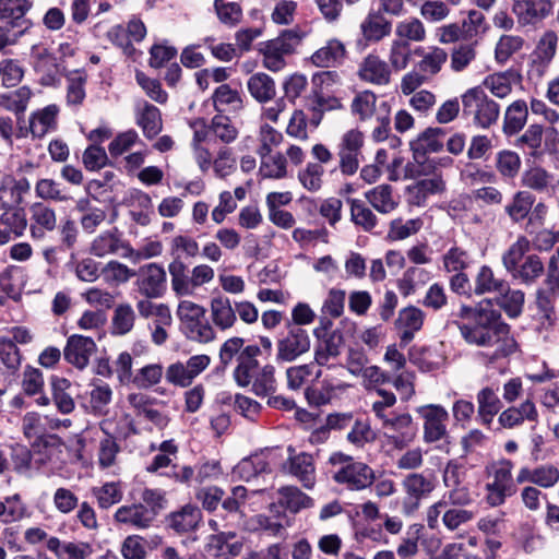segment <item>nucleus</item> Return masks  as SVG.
<instances>
[{"label":"nucleus","instance_id":"nucleus-1","mask_svg":"<svg viewBox=\"0 0 559 559\" xmlns=\"http://www.w3.org/2000/svg\"><path fill=\"white\" fill-rule=\"evenodd\" d=\"M457 318L462 320L456 325L463 340L483 348L478 358L485 367H497L518 352L510 325L490 299H483L476 306L462 305Z\"/></svg>","mask_w":559,"mask_h":559},{"label":"nucleus","instance_id":"nucleus-2","mask_svg":"<svg viewBox=\"0 0 559 559\" xmlns=\"http://www.w3.org/2000/svg\"><path fill=\"white\" fill-rule=\"evenodd\" d=\"M257 154L260 158L258 174L262 179L283 180L294 168L306 162V151L296 143H289L284 151L277 148L284 143V133L269 123H260L258 129Z\"/></svg>","mask_w":559,"mask_h":559},{"label":"nucleus","instance_id":"nucleus-3","mask_svg":"<svg viewBox=\"0 0 559 559\" xmlns=\"http://www.w3.org/2000/svg\"><path fill=\"white\" fill-rule=\"evenodd\" d=\"M413 52L419 60L415 69L405 73L400 82V92L405 96L438 76L449 59L448 51L440 46H417Z\"/></svg>","mask_w":559,"mask_h":559},{"label":"nucleus","instance_id":"nucleus-4","mask_svg":"<svg viewBox=\"0 0 559 559\" xmlns=\"http://www.w3.org/2000/svg\"><path fill=\"white\" fill-rule=\"evenodd\" d=\"M531 241L526 236H519L502 255V264L511 277L524 285L535 284L544 274L542 258L535 253L527 254Z\"/></svg>","mask_w":559,"mask_h":559},{"label":"nucleus","instance_id":"nucleus-5","mask_svg":"<svg viewBox=\"0 0 559 559\" xmlns=\"http://www.w3.org/2000/svg\"><path fill=\"white\" fill-rule=\"evenodd\" d=\"M514 467V462L507 457L492 461L485 466V501L489 507H501L516 493Z\"/></svg>","mask_w":559,"mask_h":559},{"label":"nucleus","instance_id":"nucleus-6","mask_svg":"<svg viewBox=\"0 0 559 559\" xmlns=\"http://www.w3.org/2000/svg\"><path fill=\"white\" fill-rule=\"evenodd\" d=\"M309 32L300 26L283 29L275 38L261 44L262 66L280 72L287 66V57L297 52Z\"/></svg>","mask_w":559,"mask_h":559},{"label":"nucleus","instance_id":"nucleus-7","mask_svg":"<svg viewBox=\"0 0 559 559\" xmlns=\"http://www.w3.org/2000/svg\"><path fill=\"white\" fill-rule=\"evenodd\" d=\"M461 102L463 117L478 129L487 130L500 118V105L480 86L467 88L461 95Z\"/></svg>","mask_w":559,"mask_h":559},{"label":"nucleus","instance_id":"nucleus-8","mask_svg":"<svg viewBox=\"0 0 559 559\" xmlns=\"http://www.w3.org/2000/svg\"><path fill=\"white\" fill-rule=\"evenodd\" d=\"M329 464L335 468L333 480L348 490H365L374 483V471L371 466L343 452L333 453L329 457Z\"/></svg>","mask_w":559,"mask_h":559},{"label":"nucleus","instance_id":"nucleus-9","mask_svg":"<svg viewBox=\"0 0 559 559\" xmlns=\"http://www.w3.org/2000/svg\"><path fill=\"white\" fill-rule=\"evenodd\" d=\"M311 91L310 114L321 123L326 111H336L344 108L341 97L334 94L333 87L341 84V76L336 71H321L313 74Z\"/></svg>","mask_w":559,"mask_h":559},{"label":"nucleus","instance_id":"nucleus-10","mask_svg":"<svg viewBox=\"0 0 559 559\" xmlns=\"http://www.w3.org/2000/svg\"><path fill=\"white\" fill-rule=\"evenodd\" d=\"M239 130L229 116L216 114L209 124H203L193 132L191 147H222L234 143Z\"/></svg>","mask_w":559,"mask_h":559},{"label":"nucleus","instance_id":"nucleus-11","mask_svg":"<svg viewBox=\"0 0 559 559\" xmlns=\"http://www.w3.org/2000/svg\"><path fill=\"white\" fill-rule=\"evenodd\" d=\"M194 162L202 174L210 171L218 179H227L237 170V158L231 147H191Z\"/></svg>","mask_w":559,"mask_h":559},{"label":"nucleus","instance_id":"nucleus-12","mask_svg":"<svg viewBox=\"0 0 559 559\" xmlns=\"http://www.w3.org/2000/svg\"><path fill=\"white\" fill-rule=\"evenodd\" d=\"M365 133L358 128H350L343 132L336 144L337 166L345 177L357 174L364 159Z\"/></svg>","mask_w":559,"mask_h":559},{"label":"nucleus","instance_id":"nucleus-13","mask_svg":"<svg viewBox=\"0 0 559 559\" xmlns=\"http://www.w3.org/2000/svg\"><path fill=\"white\" fill-rule=\"evenodd\" d=\"M211 364L212 358L207 354L192 355L187 360L169 364L165 370V379L175 388L187 389L209 369Z\"/></svg>","mask_w":559,"mask_h":559},{"label":"nucleus","instance_id":"nucleus-14","mask_svg":"<svg viewBox=\"0 0 559 559\" xmlns=\"http://www.w3.org/2000/svg\"><path fill=\"white\" fill-rule=\"evenodd\" d=\"M437 477L430 473H411L402 481L405 498L402 503V511L411 515L419 509L423 499L429 497L437 488Z\"/></svg>","mask_w":559,"mask_h":559},{"label":"nucleus","instance_id":"nucleus-15","mask_svg":"<svg viewBox=\"0 0 559 559\" xmlns=\"http://www.w3.org/2000/svg\"><path fill=\"white\" fill-rule=\"evenodd\" d=\"M286 333L276 341L277 362H293L307 354L311 348V340L304 328L286 323Z\"/></svg>","mask_w":559,"mask_h":559},{"label":"nucleus","instance_id":"nucleus-16","mask_svg":"<svg viewBox=\"0 0 559 559\" xmlns=\"http://www.w3.org/2000/svg\"><path fill=\"white\" fill-rule=\"evenodd\" d=\"M380 423L389 443L395 449H405L416 438L417 428L412 415L407 412L391 414Z\"/></svg>","mask_w":559,"mask_h":559},{"label":"nucleus","instance_id":"nucleus-17","mask_svg":"<svg viewBox=\"0 0 559 559\" xmlns=\"http://www.w3.org/2000/svg\"><path fill=\"white\" fill-rule=\"evenodd\" d=\"M423 419V439L426 443H436L448 437V411L439 404H428L417 408Z\"/></svg>","mask_w":559,"mask_h":559},{"label":"nucleus","instance_id":"nucleus-18","mask_svg":"<svg viewBox=\"0 0 559 559\" xmlns=\"http://www.w3.org/2000/svg\"><path fill=\"white\" fill-rule=\"evenodd\" d=\"M288 457L282 466L284 473L295 477L306 489H312L317 483L316 461L311 453L296 452L295 448H287Z\"/></svg>","mask_w":559,"mask_h":559},{"label":"nucleus","instance_id":"nucleus-19","mask_svg":"<svg viewBox=\"0 0 559 559\" xmlns=\"http://www.w3.org/2000/svg\"><path fill=\"white\" fill-rule=\"evenodd\" d=\"M559 299V274L547 272L535 293L537 312L544 323L554 325L557 321L556 301Z\"/></svg>","mask_w":559,"mask_h":559},{"label":"nucleus","instance_id":"nucleus-20","mask_svg":"<svg viewBox=\"0 0 559 559\" xmlns=\"http://www.w3.org/2000/svg\"><path fill=\"white\" fill-rule=\"evenodd\" d=\"M32 64L38 82L45 87H56L60 83V64L56 56L44 46L32 47Z\"/></svg>","mask_w":559,"mask_h":559},{"label":"nucleus","instance_id":"nucleus-21","mask_svg":"<svg viewBox=\"0 0 559 559\" xmlns=\"http://www.w3.org/2000/svg\"><path fill=\"white\" fill-rule=\"evenodd\" d=\"M64 442L58 435H44L31 443L36 468L57 465L62 461Z\"/></svg>","mask_w":559,"mask_h":559},{"label":"nucleus","instance_id":"nucleus-22","mask_svg":"<svg viewBox=\"0 0 559 559\" xmlns=\"http://www.w3.org/2000/svg\"><path fill=\"white\" fill-rule=\"evenodd\" d=\"M357 76L366 84L385 86L392 81V71L388 61L376 51H372L359 62Z\"/></svg>","mask_w":559,"mask_h":559},{"label":"nucleus","instance_id":"nucleus-23","mask_svg":"<svg viewBox=\"0 0 559 559\" xmlns=\"http://www.w3.org/2000/svg\"><path fill=\"white\" fill-rule=\"evenodd\" d=\"M90 253L97 258L108 254H120L123 258L132 257L134 250L130 243L122 238L117 228L103 231L96 236L90 245Z\"/></svg>","mask_w":559,"mask_h":559},{"label":"nucleus","instance_id":"nucleus-24","mask_svg":"<svg viewBox=\"0 0 559 559\" xmlns=\"http://www.w3.org/2000/svg\"><path fill=\"white\" fill-rule=\"evenodd\" d=\"M127 402L136 417H143L160 429L168 426L170 417L155 407V397L140 391L131 392L127 395Z\"/></svg>","mask_w":559,"mask_h":559},{"label":"nucleus","instance_id":"nucleus-25","mask_svg":"<svg viewBox=\"0 0 559 559\" xmlns=\"http://www.w3.org/2000/svg\"><path fill=\"white\" fill-rule=\"evenodd\" d=\"M96 350L97 346L92 337L73 334L67 338L63 357L74 368L84 370Z\"/></svg>","mask_w":559,"mask_h":559},{"label":"nucleus","instance_id":"nucleus-26","mask_svg":"<svg viewBox=\"0 0 559 559\" xmlns=\"http://www.w3.org/2000/svg\"><path fill=\"white\" fill-rule=\"evenodd\" d=\"M538 419V409L533 399L530 397L519 405H510L498 414L499 426L507 430L519 428L525 421L536 424Z\"/></svg>","mask_w":559,"mask_h":559},{"label":"nucleus","instance_id":"nucleus-27","mask_svg":"<svg viewBox=\"0 0 559 559\" xmlns=\"http://www.w3.org/2000/svg\"><path fill=\"white\" fill-rule=\"evenodd\" d=\"M314 377L317 382L305 390V396L312 406L319 407L330 403L336 391L345 390L348 386L341 380L324 376L322 369H319Z\"/></svg>","mask_w":559,"mask_h":559},{"label":"nucleus","instance_id":"nucleus-28","mask_svg":"<svg viewBox=\"0 0 559 559\" xmlns=\"http://www.w3.org/2000/svg\"><path fill=\"white\" fill-rule=\"evenodd\" d=\"M444 135V130L438 127H429L421 131L409 142L413 158L417 163L423 164L428 154L441 152L443 148Z\"/></svg>","mask_w":559,"mask_h":559},{"label":"nucleus","instance_id":"nucleus-29","mask_svg":"<svg viewBox=\"0 0 559 559\" xmlns=\"http://www.w3.org/2000/svg\"><path fill=\"white\" fill-rule=\"evenodd\" d=\"M314 335L318 341L313 353V364L331 369L333 366H329V361L341 354L343 336L337 331L322 333L321 329H316Z\"/></svg>","mask_w":559,"mask_h":559},{"label":"nucleus","instance_id":"nucleus-30","mask_svg":"<svg viewBox=\"0 0 559 559\" xmlns=\"http://www.w3.org/2000/svg\"><path fill=\"white\" fill-rule=\"evenodd\" d=\"M135 123L146 140L155 139L164 128L162 112L158 107L147 100H141L134 108Z\"/></svg>","mask_w":559,"mask_h":559},{"label":"nucleus","instance_id":"nucleus-31","mask_svg":"<svg viewBox=\"0 0 559 559\" xmlns=\"http://www.w3.org/2000/svg\"><path fill=\"white\" fill-rule=\"evenodd\" d=\"M425 320V312L416 306H407L399 311L394 326L403 345L413 341L415 334L423 329Z\"/></svg>","mask_w":559,"mask_h":559},{"label":"nucleus","instance_id":"nucleus-32","mask_svg":"<svg viewBox=\"0 0 559 559\" xmlns=\"http://www.w3.org/2000/svg\"><path fill=\"white\" fill-rule=\"evenodd\" d=\"M60 107L57 104H49L34 110L28 118L27 132L33 138L43 139L46 134L55 132L58 128Z\"/></svg>","mask_w":559,"mask_h":559},{"label":"nucleus","instance_id":"nucleus-33","mask_svg":"<svg viewBox=\"0 0 559 559\" xmlns=\"http://www.w3.org/2000/svg\"><path fill=\"white\" fill-rule=\"evenodd\" d=\"M114 521L118 525L134 530H147L154 523L153 512L139 502L119 507L114 514Z\"/></svg>","mask_w":559,"mask_h":559},{"label":"nucleus","instance_id":"nucleus-34","mask_svg":"<svg viewBox=\"0 0 559 559\" xmlns=\"http://www.w3.org/2000/svg\"><path fill=\"white\" fill-rule=\"evenodd\" d=\"M261 355L262 349L259 345L249 344L241 350L240 356H237L233 378L239 386L246 388V383L250 382L252 376L261 368L258 359Z\"/></svg>","mask_w":559,"mask_h":559},{"label":"nucleus","instance_id":"nucleus-35","mask_svg":"<svg viewBox=\"0 0 559 559\" xmlns=\"http://www.w3.org/2000/svg\"><path fill=\"white\" fill-rule=\"evenodd\" d=\"M210 317L214 326L222 332L234 329L238 322L235 302L223 294L214 295L210 300Z\"/></svg>","mask_w":559,"mask_h":559},{"label":"nucleus","instance_id":"nucleus-36","mask_svg":"<svg viewBox=\"0 0 559 559\" xmlns=\"http://www.w3.org/2000/svg\"><path fill=\"white\" fill-rule=\"evenodd\" d=\"M520 79L521 75L513 69L496 71L487 74L479 86L492 97L504 99L512 94L513 86Z\"/></svg>","mask_w":559,"mask_h":559},{"label":"nucleus","instance_id":"nucleus-37","mask_svg":"<svg viewBox=\"0 0 559 559\" xmlns=\"http://www.w3.org/2000/svg\"><path fill=\"white\" fill-rule=\"evenodd\" d=\"M550 0H518L513 4V13L521 25H536L552 12Z\"/></svg>","mask_w":559,"mask_h":559},{"label":"nucleus","instance_id":"nucleus-38","mask_svg":"<svg viewBox=\"0 0 559 559\" xmlns=\"http://www.w3.org/2000/svg\"><path fill=\"white\" fill-rule=\"evenodd\" d=\"M445 190V181L441 174H433L430 178H425L407 186L406 197L411 205L423 206L429 197L440 194Z\"/></svg>","mask_w":559,"mask_h":559},{"label":"nucleus","instance_id":"nucleus-39","mask_svg":"<svg viewBox=\"0 0 559 559\" xmlns=\"http://www.w3.org/2000/svg\"><path fill=\"white\" fill-rule=\"evenodd\" d=\"M0 214V245H5L24 235L27 228V218L24 209H3Z\"/></svg>","mask_w":559,"mask_h":559},{"label":"nucleus","instance_id":"nucleus-40","mask_svg":"<svg viewBox=\"0 0 559 559\" xmlns=\"http://www.w3.org/2000/svg\"><path fill=\"white\" fill-rule=\"evenodd\" d=\"M558 35L554 31L546 32L539 39L531 63V71L542 78L546 74L548 67L557 52Z\"/></svg>","mask_w":559,"mask_h":559},{"label":"nucleus","instance_id":"nucleus-41","mask_svg":"<svg viewBox=\"0 0 559 559\" xmlns=\"http://www.w3.org/2000/svg\"><path fill=\"white\" fill-rule=\"evenodd\" d=\"M31 225L29 234L33 239L40 240L47 233L57 227L56 211L43 202H36L29 207Z\"/></svg>","mask_w":559,"mask_h":559},{"label":"nucleus","instance_id":"nucleus-42","mask_svg":"<svg viewBox=\"0 0 559 559\" xmlns=\"http://www.w3.org/2000/svg\"><path fill=\"white\" fill-rule=\"evenodd\" d=\"M368 204L378 213L388 215L396 211L401 198L395 189L389 183H381L365 192Z\"/></svg>","mask_w":559,"mask_h":559},{"label":"nucleus","instance_id":"nucleus-43","mask_svg":"<svg viewBox=\"0 0 559 559\" xmlns=\"http://www.w3.org/2000/svg\"><path fill=\"white\" fill-rule=\"evenodd\" d=\"M521 185L538 193L552 194L559 187V180L546 168L536 165L523 171Z\"/></svg>","mask_w":559,"mask_h":559},{"label":"nucleus","instance_id":"nucleus-44","mask_svg":"<svg viewBox=\"0 0 559 559\" xmlns=\"http://www.w3.org/2000/svg\"><path fill=\"white\" fill-rule=\"evenodd\" d=\"M346 57V45L338 38H330L310 56V62L317 68H334L341 66Z\"/></svg>","mask_w":559,"mask_h":559},{"label":"nucleus","instance_id":"nucleus-45","mask_svg":"<svg viewBox=\"0 0 559 559\" xmlns=\"http://www.w3.org/2000/svg\"><path fill=\"white\" fill-rule=\"evenodd\" d=\"M166 272L157 263H150L141 269L138 286L146 298H158L165 292Z\"/></svg>","mask_w":559,"mask_h":559},{"label":"nucleus","instance_id":"nucleus-46","mask_svg":"<svg viewBox=\"0 0 559 559\" xmlns=\"http://www.w3.org/2000/svg\"><path fill=\"white\" fill-rule=\"evenodd\" d=\"M320 124L312 114L309 117L302 108H295L287 120L285 134L294 140L306 142Z\"/></svg>","mask_w":559,"mask_h":559},{"label":"nucleus","instance_id":"nucleus-47","mask_svg":"<svg viewBox=\"0 0 559 559\" xmlns=\"http://www.w3.org/2000/svg\"><path fill=\"white\" fill-rule=\"evenodd\" d=\"M62 76L66 80V103L70 107L82 106L86 98V84L88 74L85 69L68 70L63 68Z\"/></svg>","mask_w":559,"mask_h":559},{"label":"nucleus","instance_id":"nucleus-48","mask_svg":"<svg viewBox=\"0 0 559 559\" xmlns=\"http://www.w3.org/2000/svg\"><path fill=\"white\" fill-rule=\"evenodd\" d=\"M47 549L55 555L56 559H90L94 554L93 546L87 542H64L56 536L47 539Z\"/></svg>","mask_w":559,"mask_h":559},{"label":"nucleus","instance_id":"nucleus-49","mask_svg":"<svg viewBox=\"0 0 559 559\" xmlns=\"http://www.w3.org/2000/svg\"><path fill=\"white\" fill-rule=\"evenodd\" d=\"M203 521V514L199 507L187 503L167 516L168 526L178 534H187L195 531Z\"/></svg>","mask_w":559,"mask_h":559},{"label":"nucleus","instance_id":"nucleus-50","mask_svg":"<svg viewBox=\"0 0 559 559\" xmlns=\"http://www.w3.org/2000/svg\"><path fill=\"white\" fill-rule=\"evenodd\" d=\"M32 5L29 0H0V21H7L4 24L29 31L33 23L25 15Z\"/></svg>","mask_w":559,"mask_h":559},{"label":"nucleus","instance_id":"nucleus-51","mask_svg":"<svg viewBox=\"0 0 559 559\" xmlns=\"http://www.w3.org/2000/svg\"><path fill=\"white\" fill-rule=\"evenodd\" d=\"M31 190L27 178L7 177L0 186V209L19 207Z\"/></svg>","mask_w":559,"mask_h":559},{"label":"nucleus","instance_id":"nucleus-52","mask_svg":"<svg viewBox=\"0 0 559 559\" xmlns=\"http://www.w3.org/2000/svg\"><path fill=\"white\" fill-rule=\"evenodd\" d=\"M211 100L217 114L238 112L245 108V96L228 83L217 86Z\"/></svg>","mask_w":559,"mask_h":559},{"label":"nucleus","instance_id":"nucleus-53","mask_svg":"<svg viewBox=\"0 0 559 559\" xmlns=\"http://www.w3.org/2000/svg\"><path fill=\"white\" fill-rule=\"evenodd\" d=\"M114 391L106 382L93 383L86 393L84 407L88 414L94 416H107L112 402Z\"/></svg>","mask_w":559,"mask_h":559},{"label":"nucleus","instance_id":"nucleus-54","mask_svg":"<svg viewBox=\"0 0 559 559\" xmlns=\"http://www.w3.org/2000/svg\"><path fill=\"white\" fill-rule=\"evenodd\" d=\"M362 38L368 43H379L392 32V23L381 11H370L360 24Z\"/></svg>","mask_w":559,"mask_h":559},{"label":"nucleus","instance_id":"nucleus-55","mask_svg":"<svg viewBox=\"0 0 559 559\" xmlns=\"http://www.w3.org/2000/svg\"><path fill=\"white\" fill-rule=\"evenodd\" d=\"M247 90L250 96L259 104H269L277 94L275 80L264 72H258L249 76Z\"/></svg>","mask_w":559,"mask_h":559},{"label":"nucleus","instance_id":"nucleus-56","mask_svg":"<svg viewBox=\"0 0 559 559\" xmlns=\"http://www.w3.org/2000/svg\"><path fill=\"white\" fill-rule=\"evenodd\" d=\"M477 41L461 43L450 49V70L455 74L467 72L478 57Z\"/></svg>","mask_w":559,"mask_h":559},{"label":"nucleus","instance_id":"nucleus-57","mask_svg":"<svg viewBox=\"0 0 559 559\" xmlns=\"http://www.w3.org/2000/svg\"><path fill=\"white\" fill-rule=\"evenodd\" d=\"M276 457L275 451L254 454L241 460L235 467V473L243 480L249 481L261 473L271 472V462Z\"/></svg>","mask_w":559,"mask_h":559},{"label":"nucleus","instance_id":"nucleus-58","mask_svg":"<svg viewBox=\"0 0 559 559\" xmlns=\"http://www.w3.org/2000/svg\"><path fill=\"white\" fill-rule=\"evenodd\" d=\"M277 496L278 506L293 514L314 506V500L296 486L278 488Z\"/></svg>","mask_w":559,"mask_h":559},{"label":"nucleus","instance_id":"nucleus-59","mask_svg":"<svg viewBox=\"0 0 559 559\" xmlns=\"http://www.w3.org/2000/svg\"><path fill=\"white\" fill-rule=\"evenodd\" d=\"M477 413L483 425L489 427L493 417L501 411L502 403L496 390L491 386L480 389L476 395Z\"/></svg>","mask_w":559,"mask_h":559},{"label":"nucleus","instance_id":"nucleus-60","mask_svg":"<svg viewBox=\"0 0 559 559\" xmlns=\"http://www.w3.org/2000/svg\"><path fill=\"white\" fill-rule=\"evenodd\" d=\"M528 107L524 99L512 102L504 111L502 131L507 136L518 134L526 124Z\"/></svg>","mask_w":559,"mask_h":559},{"label":"nucleus","instance_id":"nucleus-61","mask_svg":"<svg viewBox=\"0 0 559 559\" xmlns=\"http://www.w3.org/2000/svg\"><path fill=\"white\" fill-rule=\"evenodd\" d=\"M350 221L365 233H373L379 225V218L373 209L360 199H348Z\"/></svg>","mask_w":559,"mask_h":559},{"label":"nucleus","instance_id":"nucleus-62","mask_svg":"<svg viewBox=\"0 0 559 559\" xmlns=\"http://www.w3.org/2000/svg\"><path fill=\"white\" fill-rule=\"evenodd\" d=\"M431 280V273L420 266H409L396 281V286L403 297H409L423 288Z\"/></svg>","mask_w":559,"mask_h":559},{"label":"nucleus","instance_id":"nucleus-63","mask_svg":"<svg viewBox=\"0 0 559 559\" xmlns=\"http://www.w3.org/2000/svg\"><path fill=\"white\" fill-rule=\"evenodd\" d=\"M409 357L411 361L424 372L439 370L445 365V356L438 347L426 346L414 348Z\"/></svg>","mask_w":559,"mask_h":559},{"label":"nucleus","instance_id":"nucleus-64","mask_svg":"<svg viewBox=\"0 0 559 559\" xmlns=\"http://www.w3.org/2000/svg\"><path fill=\"white\" fill-rule=\"evenodd\" d=\"M251 386V391L260 397L273 394L277 389L276 369L272 364L262 365L255 372L246 388Z\"/></svg>","mask_w":559,"mask_h":559}]
</instances>
